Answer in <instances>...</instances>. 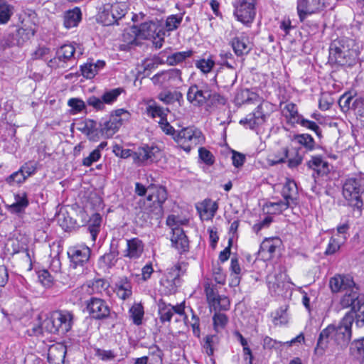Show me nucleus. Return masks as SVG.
<instances>
[{
	"label": "nucleus",
	"instance_id": "53",
	"mask_svg": "<svg viewBox=\"0 0 364 364\" xmlns=\"http://www.w3.org/2000/svg\"><path fill=\"white\" fill-rule=\"evenodd\" d=\"M99 19L105 26H110L117 23L114 16L112 15L110 5L104 7L99 14Z\"/></svg>",
	"mask_w": 364,
	"mask_h": 364
},
{
	"label": "nucleus",
	"instance_id": "18",
	"mask_svg": "<svg viewBox=\"0 0 364 364\" xmlns=\"http://www.w3.org/2000/svg\"><path fill=\"white\" fill-rule=\"evenodd\" d=\"M333 325L330 324L323 328L319 333L314 353L318 356H323L328 348L329 342L333 340Z\"/></svg>",
	"mask_w": 364,
	"mask_h": 364
},
{
	"label": "nucleus",
	"instance_id": "39",
	"mask_svg": "<svg viewBox=\"0 0 364 364\" xmlns=\"http://www.w3.org/2000/svg\"><path fill=\"white\" fill-rule=\"evenodd\" d=\"M289 155V148L282 146L274 151L268 156V163L271 166H274L286 161Z\"/></svg>",
	"mask_w": 364,
	"mask_h": 364
},
{
	"label": "nucleus",
	"instance_id": "27",
	"mask_svg": "<svg viewBox=\"0 0 364 364\" xmlns=\"http://www.w3.org/2000/svg\"><path fill=\"white\" fill-rule=\"evenodd\" d=\"M291 142L305 149L306 151H311L316 148V142L311 135L309 134H294L289 135Z\"/></svg>",
	"mask_w": 364,
	"mask_h": 364
},
{
	"label": "nucleus",
	"instance_id": "19",
	"mask_svg": "<svg viewBox=\"0 0 364 364\" xmlns=\"http://www.w3.org/2000/svg\"><path fill=\"white\" fill-rule=\"evenodd\" d=\"M309 168L312 169L314 173L313 176L316 177L326 176L330 172V165L328 161H324L320 155L312 156L311 159L306 162Z\"/></svg>",
	"mask_w": 364,
	"mask_h": 364
},
{
	"label": "nucleus",
	"instance_id": "8",
	"mask_svg": "<svg viewBox=\"0 0 364 364\" xmlns=\"http://www.w3.org/2000/svg\"><path fill=\"white\" fill-rule=\"evenodd\" d=\"M256 0H237L234 4V16L247 26L253 22L256 15Z\"/></svg>",
	"mask_w": 364,
	"mask_h": 364
},
{
	"label": "nucleus",
	"instance_id": "29",
	"mask_svg": "<svg viewBox=\"0 0 364 364\" xmlns=\"http://www.w3.org/2000/svg\"><path fill=\"white\" fill-rule=\"evenodd\" d=\"M298 194L297 186L293 180H287L284 184L282 190V196L284 201L288 202V204H296V196Z\"/></svg>",
	"mask_w": 364,
	"mask_h": 364
},
{
	"label": "nucleus",
	"instance_id": "22",
	"mask_svg": "<svg viewBox=\"0 0 364 364\" xmlns=\"http://www.w3.org/2000/svg\"><path fill=\"white\" fill-rule=\"evenodd\" d=\"M215 77L221 87L229 88L232 87L237 81V73L235 69L222 68L218 72Z\"/></svg>",
	"mask_w": 364,
	"mask_h": 364
},
{
	"label": "nucleus",
	"instance_id": "17",
	"mask_svg": "<svg viewBox=\"0 0 364 364\" xmlns=\"http://www.w3.org/2000/svg\"><path fill=\"white\" fill-rule=\"evenodd\" d=\"M355 287L351 274H335L329 280V287L333 293L346 291Z\"/></svg>",
	"mask_w": 364,
	"mask_h": 364
},
{
	"label": "nucleus",
	"instance_id": "12",
	"mask_svg": "<svg viewBox=\"0 0 364 364\" xmlns=\"http://www.w3.org/2000/svg\"><path fill=\"white\" fill-rule=\"evenodd\" d=\"M159 151V149L156 146L147 144L139 146L133 151V161L139 166L151 164L156 161V154Z\"/></svg>",
	"mask_w": 364,
	"mask_h": 364
},
{
	"label": "nucleus",
	"instance_id": "47",
	"mask_svg": "<svg viewBox=\"0 0 364 364\" xmlns=\"http://www.w3.org/2000/svg\"><path fill=\"white\" fill-rule=\"evenodd\" d=\"M348 313L353 314L354 320L355 319L356 325L358 327L363 326L364 325V299L357 301L355 305Z\"/></svg>",
	"mask_w": 364,
	"mask_h": 364
},
{
	"label": "nucleus",
	"instance_id": "20",
	"mask_svg": "<svg viewBox=\"0 0 364 364\" xmlns=\"http://www.w3.org/2000/svg\"><path fill=\"white\" fill-rule=\"evenodd\" d=\"M14 203L6 206L7 210L11 214L21 215L25 213L29 205L28 195L24 191L14 194Z\"/></svg>",
	"mask_w": 364,
	"mask_h": 364
},
{
	"label": "nucleus",
	"instance_id": "7",
	"mask_svg": "<svg viewBox=\"0 0 364 364\" xmlns=\"http://www.w3.org/2000/svg\"><path fill=\"white\" fill-rule=\"evenodd\" d=\"M353 321V314L347 313L338 326L333 325V341L342 348L347 347L351 341Z\"/></svg>",
	"mask_w": 364,
	"mask_h": 364
},
{
	"label": "nucleus",
	"instance_id": "26",
	"mask_svg": "<svg viewBox=\"0 0 364 364\" xmlns=\"http://www.w3.org/2000/svg\"><path fill=\"white\" fill-rule=\"evenodd\" d=\"M60 319H63L61 311H55L44 320L43 326L51 333H61V326Z\"/></svg>",
	"mask_w": 364,
	"mask_h": 364
},
{
	"label": "nucleus",
	"instance_id": "41",
	"mask_svg": "<svg viewBox=\"0 0 364 364\" xmlns=\"http://www.w3.org/2000/svg\"><path fill=\"white\" fill-rule=\"evenodd\" d=\"M255 101H259V96L254 92H251L248 89L237 91L235 97V102L238 105L250 103Z\"/></svg>",
	"mask_w": 364,
	"mask_h": 364
},
{
	"label": "nucleus",
	"instance_id": "10",
	"mask_svg": "<svg viewBox=\"0 0 364 364\" xmlns=\"http://www.w3.org/2000/svg\"><path fill=\"white\" fill-rule=\"evenodd\" d=\"M151 80L152 83L161 87H170L174 84L181 82V71L177 68L164 70L155 74Z\"/></svg>",
	"mask_w": 364,
	"mask_h": 364
},
{
	"label": "nucleus",
	"instance_id": "1",
	"mask_svg": "<svg viewBox=\"0 0 364 364\" xmlns=\"http://www.w3.org/2000/svg\"><path fill=\"white\" fill-rule=\"evenodd\" d=\"M364 173H354L348 176L343 183L342 195L346 205L351 208L353 215L359 218L362 215L364 203Z\"/></svg>",
	"mask_w": 364,
	"mask_h": 364
},
{
	"label": "nucleus",
	"instance_id": "31",
	"mask_svg": "<svg viewBox=\"0 0 364 364\" xmlns=\"http://www.w3.org/2000/svg\"><path fill=\"white\" fill-rule=\"evenodd\" d=\"M144 251L143 242L139 238H132L127 240V248L125 256L130 258H139Z\"/></svg>",
	"mask_w": 364,
	"mask_h": 364
},
{
	"label": "nucleus",
	"instance_id": "23",
	"mask_svg": "<svg viewBox=\"0 0 364 364\" xmlns=\"http://www.w3.org/2000/svg\"><path fill=\"white\" fill-rule=\"evenodd\" d=\"M230 45L237 56L247 55L252 49L248 38L243 35L232 38Z\"/></svg>",
	"mask_w": 364,
	"mask_h": 364
},
{
	"label": "nucleus",
	"instance_id": "32",
	"mask_svg": "<svg viewBox=\"0 0 364 364\" xmlns=\"http://www.w3.org/2000/svg\"><path fill=\"white\" fill-rule=\"evenodd\" d=\"M359 300V287L357 286L354 288L346 291L344 295L340 300V304L342 308L353 307Z\"/></svg>",
	"mask_w": 364,
	"mask_h": 364
},
{
	"label": "nucleus",
	"instance_id": "48",
	"mask_svg": "<svg viewBox=\"0 0 364 364\" xmlns=\"http://www.w3.org/2000/svg\"><path fill=\"white\" fill-rule=\"evenodd\" d=\"M129 314L130 318L135 325L139 326L142 323L144 311L141 304H134L129 309Z\"/></svg>",
	"mask_w": 364,
	"mask_h": 364
},
{
	"label": "nucleus",
	"instance_id": "13",
	"mask_svg": "<svg viewBox=\"0 0 364 364\" xmlns=\"http://www.w3.org/2000/svg\"><path fill=\"white\" fill-rule=\"evenodd\" d=\"M87 309L90 316L95 319L107 318L110 313L109 307L106 301L96 297H92L87 301Z\"/></svg>",
	"mask_w": 364,
	"mask_h": 364
},
{
	"label": "nucleus",
	"instance_id": "49",
	"mask_svg": "<svg viewBox=\"0 0 364 364\" xmlns=\"http://www.w3.org/2000/svg\"><path fill=\"white\" fill-rule=\"evenodd\" d=\"M116 289L117 294L123 300L129 298L132 294L131 283L127 279L117 282L116 284Z\"/></svg>",
	"mask_w": 364,
	"mask_h": 364
},
{
	"label": "nucleus",
	"instance_id": "24",
	"mask_svg": "<svg viewBox=\"0 0 364 364\" xmlns=\"http://www.w3.org/2000/svg\"><path fill=\"white\" fill-rule=\"evenodd\" d=\"M181 279L179 274H163L160 279L161 291L166 294H171L176 291L180 285Z\"/></svg>",
	"mask_w": 364,
	"mask_h": 364
},
{
	"label": "nucleus",
	"instance_id": "28",
	"mask_svg": "<svg viewBox=\"0 0 364 364\" xmlns=\"http://www.w3.org/2000/svg\"><path fill=\"white\" fill-rule=\"evenodd\" d=\"M82 20V12L79 7L66 11L63 15V25L67 29L78 26Z\"/></svg>",
	"mask_w": 364,
	"mask_h": 364
},
{
	"label": "nucleus",
	"instance_id": "52",
	"mask_svg": "<svg viewBox=\"0 0 364 364\" xmlns=\"http://www.w3.org/2000/svg\"><path fill=\"white\" fill-rule=\"evenodd\" d=\"M124 92L122 87H117L105 91L102 95L104 104L112 105L117 101L119 96Z\"/></svg>",
	"mask_w": 364,
	"mask_h": 364
},
{
	"label": "nucleus",
	"instance_id": "58",
	"mask_svg": "<svg viewBox=\"0 0 364 364\" xmlns=\"http://www.w3.org/2000/svg\"><path fill=\"white\" fill-rule=\"evenodd\" d=\"M68 105L71 107L74 114L79 113L86 109L85 102L80 98H70L68 101Z\"/></svg>",
	"mask_w": 364,
	"mask_h": 364
},
{
	"label": "nucleus",
	"instance_id": "50",
	"mask_svg": "<svg viewBox=\"0 0 364 364\" xmlns=\"http://www.w3.org/2000/svg\"><path fill=\"white\" fill-rule=\"evenodd\" d=\"M194 64L196 68L204 74L209 73L215 65L212 56H209L207 59L200 58L196 60Z\"/></svg>",
	"mask_w": 364,
	"mask_h": 364
},
{
	"label": "nucleus",
	"instance_id": "43",
	"mask_svg": "<svg viewBox=\"0 0 364 364\" xmlns=\"http://www.w3.org/2000/svg\"><path fill=\"white\" fill-rule=\"evenodd\" d=\"M79 129L85 134L90 140H95L99 132V128L96 127L97 122L93 119H86L81 124Z\"/></svg>",
	"mask_w": 364,
	"mask_h": 364
},
{
	"label": "nucleus",
	"instance_id": "44",
	"mask_svg": "<svg viewBox=\"0 0 364 364\" xmlns=\"http://www.w3.org/2000/svg\"><path fill=\"white\" fill-rule=\"evenodd\" d=\"M345 244V237H335L332 236L329 239L327 247L324 251V255L326 256L335 255L338 252L341 246Z\"/></svg>",
	"mask_w": 364,
	"mask_h": 364
},
{
	"label": "nucleus",
	"instance_id": "54",
	"mask_svg": "<svg viewBox=\"0 0 364 364\" xmlns=\"http://www.w3.org/2000/svg\"><path fill=\"white\" fill-rule=\"evenodd\" d=\"M282 274H267V283L269 289L274 292H277L279 289H282L284 282L280 278Z\"/></svg>",
	"mask_w": 364,
	"mask_h": 364
},
{
	"label": "nucleus",
	"instance_id": "36",
	"mask_svg": "<svg viewBox=\"0 0 364 364\" xmlns=\"http://www.w3.org/2000/svg\"><path fill=\"white\" fill-rule=\"evenodd\" d=\"M283 112L288 122L291 124H299L300 119L303 117L299 114L296 105L292 102L288 103L284 106Z\"/></svg>",
	"mask_w": 364,
	"mask_h": 364
},
{
	"label": "nucleus",
	"instance_id": "55",
	"mask_svg": "<svg viewBox=\"0 0 364 364\" xmlns=\"http://www.w3.org/2000/svg\"><path fill=\"white\" fill-rule=\"evenodd\" d=\"M63 319H60V324L61 326V334L68 332L73 325V315L71 312L67 311H61Z\"/></svg>",
	"mask_w": 364,
	"mask_h": 364
},
{
	"label": "nucleus",
	"instance_id": "42",
	"mask_svg": "<svg viewBox=\"0 0 364 364\" xmlns=\"http://www.w3.org/2000/svg\"><path fill=\"white\" fill-rule=\"evenodd\" d=\"M193 54V51L192 50L175 52L166 57V63L171 66L178 65L185 61L187 58H191Z\"/></svg>",
	"mask_w": 364,
	"mask_h": 364
},
{
	"label": "nucleus",
	"instance_id": "64",
	"mask_svg": "<svg viewBox=\"0 0 364 364\" xmlns=\"http://www.w3.org/2000/svg\"><path fill=\"white\" fill-rule=\"evenodd\" d=\"M26 179V176L23 175L21 170L19 169L18 171L14 172L12 174L6 178V181L9 185L14 186L24 182Z\"/></svg>",
	"mask_w": 364,
	"mask_h": 364
},
{
	"label": "nucleus",
	"instance_id": "57",
	"mask_svg": "<svg viewBox=\"0 0 364 364\" xmlns=\"http://www.w3.org/2000/svg\"><path fill=\"white\" fill-rule=\"evenodd\" d=\"M110 6L112 15L114 16L117 22L122 18L127 12V7L124 3H115Z\"/></svg>",
	"mask_w": 364,
	"mask_h": 364
},
{
	"label": "nucleus",
	"instance_id": "62",
	"mask_svg": "<svg viewBox=\"0 0 364 364\" xmlns=\"http://www.w3.org/2000/svg\"><path fill=\"white\" fill-rule=\"evenodd\" d=\"M299 124H300L303 127L314 131L319 138L322 136L321 129L316 124V122L306 119L304 118V117H302L301 119H300Z\"/></svg>",
	"mask_w": 364,
	"mask_h": 364
},
{
	"label": "nucleus",
	"instance_id": "9",
	"mask_svg": "<svg viewBox=\"0 0 364 364\" xmlns=\"http://www.w3.org/2000/svg\"><path fill=\"white\" fill-rule=\"evenodd\" d=\"M207 279L204 287L206 295L208 304L210 310L217 311H228L230 309V302L229 299L224 296L218 294L215 285L212 282H208Z\"/></svg>",
	"mask_w": 364,
	"mask_h": 364
},
{
	"label": "nucleus",
	"instance_id": "46",
	"mask_svg": "<svg viewBox=\"0 0 364 364\" xmlns=\"http://www.w3.org/2000/svg\"><path fill=\"white\" fill-rule=\"evenodd\" d=\"M158 306L160 321L162 323L170 321L174 314L173 306L167 304L162 301H159Z\"/></svg>",
	"mask_w": 364,
	"mask_h": 364
},
{
	"label": "nucleus",
	"instance_id": "4",
	"mask_svg": "<svg viewBox=\"0 0 364 364\" xmlns=\"http://www.w3.org/2000/svg\"><path fill=\"white\" fill-rule=\"evenodd\" d=\"M129 113L124 109H118L107 118H102L99 124V133L105 138H111L119 130Z\"/></svg>",
	"mask_w": 364,
	"mask_h": 364
},
{
	"label": "nucleus",
	"instance_id": "56",
	"mask_svg": "<svg viewBox=\"0 0 364 364\" xmlns=\"http://www.w3.org/2000/svg\"><path fill=\"white\" fill-rule=\"evenodd\" d=\"M13 6L3 3L0 4V24H6L13 14Z\"/></svg>",
	"mask_w": 364,
	"mask_h": 364
},
{
	"label": "nucleus",
	"instance_id": "21",
	"mask_svg": "<svg viewBox=\"0 0 364 364\" xmlns=\"http://www.w3.org/2000/svg\"><path fill=\"white\" fill-rule=\"evenodd\" d=\"M171 241L172 245L180 252H184L188 250L189 242L182 228L177 227L172 229Z\"/></svg>",
	"mask_w": 364,
	"mask_h": 364
},
{
	"label": "nucleus",
	"instance_id": "30",
	"mask_svg": "<svg viewBox=\"0 0 364 364\" xmlns=\"http://www.w3.org/2000/svg\"><path fill=\"white\" fill-rule=\"evenodd\" d=\"M105 65L103 60H97L96 63L87 62L80 66L82 75L87 79L93 78L98 71L102 69Z\"/></svg>",
	"mask_w": 364,
	"mask_h": 364
},
{
	"label": "nucleus",
	"instance_id": "45",
	"mask_svg": "<svg viewBox=\"0 0 364 364\" xmlns=\"http://www.w3.org/2000/svg\"><path fill=\"white\" fill-rule=\"evenodd\" d=\"M146 113L149 117L153 119L159 117H160V120L165 119L167 115L165 109L158 105L154 101H150L148 103L146 107Z\"/></svg>",
	"mask_w": 364,
	"mask_h": 364
},
{
	"label": "nucleus",
	"instance_id": "51",
	"mask_svg": "<svg viewBox=\"0 0 364 364\" xmlns=\"http://www.w3.org/2000/svg\"><path fill=\"white\" fill-rule=\"evenodd\" d=\"M220 311H215L213 316V328L217 333L224 329L228 323V317L225 314L220 313Z\"/></svg>",
	"mask_w": 364,
	"mask_h": 364
},
{
	"label": "nucleus",
	"instance_id": "63",
	"mask_svg": "<svg viewBox=\"0 0 364 364\" xmlns=\"http://www.w3.org/2000/svg\"><path fill=\"white\" fill-rule=\"evenodd\" d=\"M95 355L102 361H111L116 358L117 354L112 350L97 348L95 349Z\"/></svg>",
	"mask_w": 364,
	"mask_h": 364
},
{
	"label": "nucleus",
	"instance_id": "16",
	"mask_svg": "<svg viewBox=\"0 0 364 364\" xmlns=\"http://www.w3.org/2000/svg\"><path fill=\"white\" fill-rule=\"evenodd\" d=\"M91 250L87 246H77L69 249L68 254L74 268L85 266L89 261Z\"/></svg>",
	"mask_w": 364,
	"mask_h": 364
},
{
	"label": "nucleus",
	"instance_id": "59",
	"mask_svg": "<svg viewBox=\"0 0 364 364\" xmlns=\"http://www.w3.org/2000/svg\"><path fill=\"white\" fill-rule=\"evenodd\" d=\"M182 97L183 95L179 92H161L159 95V99L166 104L172 103L174 100H179V99Z\"/></svg>",
	"mask_w": 364,
	"mask_h": 364
},
{
	"label": "nucleus",
	"instance_id": "61",
	"mask_svg": "<svg viewBox=\"0 0 364 364\" xmlns=\"http://www.w3.org/2000/svg\"><path fill=\"white\" fill-rule=\"evenodd\" d=\"M183 16L179 15H171L168 16L166 21V27L168 31H173L178 28L182 22Z\"/></svg>",
	"mask_w": 364,
	"mask_h": 364
},
{
	"label": "nucleus",
	"instance_id": "25",
	"mask_svg": "<svg viewBox=\"0 0 364 364\" xmlns=\"http://www.w3.org/2000/svg\"><path fill=\"white\" fill-rule=\"evenodd\" d=\"M282 243L281 239L278 237L265 238L260 245L259 252L266 254L265 257L270 259Z\"/></svg>",
	"mask_w": 364,
	"mask_h": 364
},
{
	"label": "nucleus",
	"instance_id": "60",
	"mask_svg": "<svg viewBox=\"0 0 364 364\" xmlns=\"http://www.w3.org/2000/svg\"><path fill=\"white\" fill-rule=\"evenodd\" d=\"M218 337L214 335L207 336L204 338L203 348L208 355H213L214 353L213 346L217 342Z\"/></svg>",
	"mask_w": 364,
	"mask_h": 364
},
{
	"label": "nucleus",
	"instance_id": "2",
	"mask_svg": "<svg viewBox=\"0 0 364 364\" xmlns=\"http://www.w3.org/2000/svg\"><path fill=\"white\" fill-rule=\"evenodd\" d=\"M358 57V46L353 40L338 38L329 47V62L342 66L353 65Z\"/></svg>",
	"mask_w": 364,
	"mask_h": 364
},
{
	"label": "nucleus",
	"instance_id": "3",
	"mask_svg": "<svg viewBox=\"0 0 364 364\" xmlns=\"http://www.w3.org/2000/svg\"><path fill=\"white\" fill-rule=\"evenodd\" d=\"M167 198V191L164 186L156 188L154 192L149 194L142 212L144 220H149V223L151 224L154 220L159 222L164 215L163 204Z\"/></svg>",
	"mask_w": 364,
	"mask_h": 364
},
{
	"label": "nucleus",
	"instance_id": "35",
	"mask_svg": "<svg viewBox=\"0 0 364 364\" xmlns=\"http://www.w3.org/2000/svg\"><path fill=\"white\" fill-rule=\"evenodd\" d=\"M164 352L156 345H151L148 348V355L144 356L148 364H163Z\"/></svg>",
	"mask_w": 364,
	"mask_h": 364
},
{
	"label": "nucleus",
	"instance_id": "15",
	"mask_svg": "<svg viewBox=\"0 0 364 364\" xmlns=\"http://www.w3.org/2000/svg\"><path fill=\"white\" fill-rule=\"evenodd\" d=\"M75 52V47L71 44H64L56 52V57L51 59L48 65L53 68H64V64L70 61Z\"/></svg>",
	"mask_w": 364,
	"mask_h": 364
},
{
	"label": "nucleus",
	"instance_id": "11",
	"mask_svg": "<svg viewBox=\"0 0 364 364\" xmlns=\"http://www.w3.org/2000/svg\"><path fill=\"white\" fill-rule=\"evenodd\" d=\"M211 90L207 85H192L187 92V100L196 107L203 106L210 98Z\"/></svg>",
	"mask_w": 364,
	"mask_h": 364
},
{
	"label": "nucleus",
	"instance_id": "14",
	"mask_svg": "<svg viewBox=\"0 0 364 364\" xmlns=\"http://www.w3.org/2000/svg\"><path fill=\"white\" fill-rule=\"evenodd\" d=\"M323 7L321 0H298L296 10L300 21L304 22L308 16L318 12Z\"/></svg>",
	"mask_w": 364,
	"mask_h": 364
},
{
	"label": "nucleus",
	"instance_id": "38",
	"mask_svg": "<svg viewBox=\"0 0 364 364\" xmlns=\"http://www.w3.org/2000/svg\"><path fill=\"white\" fill-rule=\"evenodd\" d=\"M363 102L364 100L362 98L354 99L352 96L344 94L340 97L338 104L343 110L348 111L350 109H356L357 107Z\"/></svg>",
	"mask_w": 364,
	"mask_h": 364
},
{
	"label": "nucleus",
	"instance_id": "37",
	"mask_svg": "<svg viewBox=\"0 0 364 364\" xmlns=\"http://www.w3.org/2000/svg\"><path fill=\"white\" fill-rule=\"evenodd\" d=\"M101 223L102 217L99 213L93 214L90 218L87 231L90 233L91 240L93 242H95L100 232Z\"/></svg>",
	"mask_w": 364,
	"mask_h": 364
},
{
	"label": "nucleus",
	"instance_id": "34",
	"mask_svg": "<svg viewBox=\"0 0 364 364\" xmlns=\"http://www.w3.org/2000/svg\"><path fill=\"white\" fill-rule=\"evenodd\" d=\"M288 202L278 200L276 202H267L263 205V210L268 215L280 214L289 207Z\"/></svg>",
	"mask_w": 364,
	"mask_h": 364
},
{
	"label": "nucleus",
	"instance_id": "40",
	"mask_svg": "<svg viewBox=\"0 0 364 364\" xmlns=\"http://www.w3.org/2000/svg\"><path fill=\"white\" fill-rule=\"evenodd\" d=\"M218 208V206L216 202H213L209 199L205 200L200 204V207L198 208V210L201 217L206 216L205 219L208 220L214 217Z\"/></svg>",
	"mask_w": 364,
	"mask_h": 364
},
{
	"label": "nucleus",
	"instance_id": "5",
	"mask_svg": "<svg viewBox=\"0 0 364 364\" xmlns=\"http://www.w3.org/2000/svg\"><path fill=\"white\" fill-rule=\"evenodd\" d=\"M205 140L200 130L194 127H186L178 131L174 141L178 146L189 153L192 149L198 144H203Z\"/></svg>",
	"mask_w": 364,
	"mask_h": 364
},
{
	"label": "nucleus",
	"instance_id": "33",
	"mask_svg": "<svg viewBox=\"0 0 364 364\" xmlns=\"http://www.w3.org/2000/svg\"><path fill=\"white\" fill-rule=\"evenodd\" d=\"M156 24L154 22L149 21L142 23L139 25L137 29L136 36L139 38L144 39L154 38L156 32Z\"/></svg>",
	"mask_w": 364,
	"mask_h": 364
},
{
	"label": "nucleus",
	"instance_id": "6",
	"mask_svg": "<svg viewBox=\"0 0 364 364\" xmlns=\"http://www.w3.org/2000/svg\"><path fill=\"white\" fill-rule=\"evenodd\" d=\"M259 105L254 112L250 113L245 118L240 119V124L251 129L264 124L267 117L272 112V104L269 102L261 100L257 101Z\"/></svg>",
	"mask_w": 364,
	"mask_h": 364
}]
</instances>
